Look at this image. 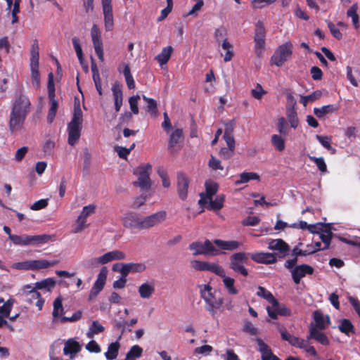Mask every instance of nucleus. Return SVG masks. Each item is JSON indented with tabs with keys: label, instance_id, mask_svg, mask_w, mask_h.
<instances>
[{
	"label": "nucleus",
	"instance_id": "nucleus-38",
	"mask_svg": "<svg viewBox=\"0 0 360 360\" xmlns=\"http://www.w3.org/2000/svg\"><path fill=\"white\" fill-rule=\"evenodd\" d=\"M173 52V48L170 46L164 47L162 51L155 57L160 65H165L169 60Z\"/></svg>",
	"mask_w": 360,
	"mask_h": 360
},
{
	"label": "nucleus",
	"instance_id": "nucleus-61",
	"mask_svg": "<svg viewBox=\"0 0 360 360\" xmlns=\"http://www.w3.org/2000/svg\"><path fill=\"white\" fill-rule=\"evenodd\" d=\"M157 172L162 179V186L165 188H169L170 186V181L168 179L167 171L162 167H158Z\"/></svg>",
	"mask_w": 360,
	"mask_h": 360
},
{
	"label": "nucleus",
	"instance_id": "nucleus-55",
	"mask_svg": "<svg viewBox=\"0 0 360 360\" xmlns=\"http://www.w3.org/2000/svg\"><path fill=\"white\" fill-rule=\"evenodd\" d=\"M338 328L342 333L347 335L350 333H354V326L348 319H342Z\"/></svg>",
	"mask_w": 360,
	"mask_h": 360
},
{
	"label": "nucleus",
	"instance_id": "nucleus-10",
	"mask_svg": "<svg viewBox=\"0 0 360 360\" xmlns=\"http://www.w3.org/2000/svg\"><path fill=\"white\" fill-rule=\"evenodd\" d=\"M152 168L150 164L139 167L135 174L138 175V180L135 182L141 189L148 190L151 186L150 179L149 177V172Z\"/></svg>",
	"mask_w": 360,
	"mask_h": 360
},
{
	"label": "nucleus",
	"instance_id": "nucleus-42",
	"mask_svg": "<svg viewBox=\"0 0 360 360\" xmlns=\"http://www.w3.org/2000/svg\"><path fill=\"white\" fill-rule=\"evenodd\" d=\"M257 295L259 297H261L265 299L267 302L273 305V307L278 306V302L273 296L272 293L269 290H266L264 288L259 286L258 288V290L257 292Z\"/></svg>",
	"mask_w": 360,
	"mask_h": 360
},
{
	"label": "nucleus",
	"instance_id": "nucleus-52",
	"mask_svg": "<svg viewBox=\"0 0 360 360\" xmlns=\"http://www.w3.org/2000/svg\"><path fill=\"white\" fill-rule=\"evenodd\" d=\"M288 120L292 128L296 129L299 124V120L297 117L296 110L292 108L287 111Z\"/></svg>",
	"mask_w": 360,
	"mask_h": 360
},
{
	"label": "nucleus",
	"instance_id": "nucleus-21",
	"mask_svg": "<svg viewBox=\"0 0 360 360\" xmlns=\"http://www.w3.org/2000/svg\"><path fill=\"white\" fill-rule=\"evenodd\" d=\"M313 271V268L307 264H302L295 266L291 270L292 279L296 284H299L300 280L303 277H304L307 274H312Z\"/></svg>",
	"mask_w": 360,
	"mask_h": 360
},
{
	"label": "nucleus",
	"instance_id": "nucleus-48",
	"mask_svg": "<svg viewBox=\"0 0 360 360\" xmlns=\"http://www.w3.org/2000/svg\"><path fill=\"white\" fill-rule=\"evenodd\" d=\"M63 300L60 297H57L53 302V317L54 321L56 320L58 317H63V307L62 304Z\"/></svg>",
	"mask_w": 360,
	"mask_h": 360
},
{
	"label": "nucleus",
	"instance_id": "nucleus-32",
	"mask_svg": "<svg viewBox=\"0 0 360 360\" xmlns=\"http://www.w3.org/2000/svg\"><path fill=\"white\" fill-rule=\"evenodd\" d=\"M314 319L315 325L313 326L319 330H324L330 323L329 316H324L323 314L319 311H315L314 312Z\"/></svg>",
	"mask_w": 360,
	"mask_h": 360
},
{
	"label": "nucleus",
	"instance_id": "nucleus-3",
	"mask_svg": "<svg viewBox=\"0 0 360 360\" xmlns=\"http://www.w3.org/2000/svg\"><path fill=\"white\" fill-rule=\"evenodd\" d=\"M39 46L37 41H34L32 45L30 58V68L31 71V77L32 86L38 89L40 85V74L39 72Z\"/></svg>",
	"mask_w": 360,
	"mask_h": 360
},
{
	"label": "nucleus",
	"instance_id": "nucleus-59",
	"mask_svg": "<svg viewBox=\"0 0 360 360\" xmlns=\"http://www.w3.org/2000/svg\"><path fill=\"white\" fill-rule=\"evenodd\" d=\"M194 1H195V4L193 5L191 9L186 15H184L185 17L190 15L195 17L198 16V12L202 9V6H204L203 0Z\"/></svg>",
	"mask_w": 360,
	"mask_h": 360
},
{
	"label": "nucleus",
	"instance_id": "nucleus-30",
	"mask_svg": "<svg viewBox=\"0 0 360 360\" xmlns=\"http://www.w3.org/2000/svg\"><path fill=\"white\" fill-rule=\"evenodd\" d=\"M268 248L271 250L278 251L283 255H286L289 251V246L282 239H272L268 243Z\"/></svg>",
	"mask_w": 360,
	"mask_h": 360
},
{
	"label": "nucleus",
	"instance_id": "nucleus-16",
	"mask_svg": "<svg viewBox=\"0 0 360 360\" xmlns=\"http://www.w3.org/2000/svg\"><path fill=\"white\" fill-rule=\"evenodd\" d=\"M101 4L105 30L106 31H110L112 30L114 25L112 0H101Z\"/></svg>",
	"mask_w": 360,
	"mask_h": 360
},
{
	"label": "nucleus",
	"instance_id": "nucleus-13",
	"mask_svg": "<svg viewBox=\"0 0 360 360\" xmlns=\"http://www.w3.org/2000/svg\"><path fill=\"white\" fill-rule=\"evenodd\" d=\"M82 344H81L77 338H69L64 342L63 349V354L70 358V360L75 358L76 355L81 352Z\"/></svg>",
	"mask_w": 360,
	"mask_h": 360
},
{
	"label": "nucleus",
	"instance_id": "nucleus-5",
	"mask_svg": "<svg viewBox=\"0 0 360 360\" xmlns=\"http://www.w3.org/2000/svg\"><path fill=\"white\" fill-rule=\"evenodd\" d=\"M51 239V236L46 234L29 236V235H14L11 236V240L18 245L26 246L30 245H38L46 243Z\"/></svg>",
	"mask_w": 360,
	"mask_h": 360
},
{
	"label": "nucleus",
	"instance_id": "nucleus-28",
	"mask_svg": "<svg viewBox=\"0 0 360 360\" xmlns=\"http://www.w3.org/2000/svg\"><path fill=\"white\" fill-rule=\"evenodd\" d=\"M155 285L154 281H147L139 285L138 292L140 297L143 299H149L154 294Z\"/></svg>",
	"mask_w": 360,
	"mask_h": 360
},
{
	"label": "nucleus",
	"instance_id": "nucleus-54",
	"mask_svg": "<svg viewBox=\"0 0 360 360\" xmlns=\"http://www.w3.org/2000/svg\"><path fill=\"white\" fill-rule=\"evenodd\" d=\"M309 158L316 164L317 168L321 173L325 174L328 172L327 165L323 158H316L315 156L309 155Z\"/></svg>",
	"mask_w": 360,
	"mask_h": 360
},
{
	"label": "nucleus",
	"instance_id": "nucleus-15",
	"mask_svg": "<svg viewBox=\"0 0 360 360\" xmlns=\"http://www.w3.org/2000/svg\"><path fill=\"white\" fill-rule=\"evenodd\" d=\"M30 101L25 95H20L15 98L11 112L19 113L27 116L30 112Z\"/></svg>",
	"mask_w": 360,
	"mask_h": 360
},
{
	"label": "nucleus",
	"instance_id": "nucleus-60",
	"mask_svg": "<svg viewBox=\"0 0 360 360\" xmlns=\"http://www.w3.org/2000/svg\"><path fill=\"white\" fill-rule=\"evenodd\" d=\"M316 139L319 141V142L326 149L329 150H332L333 153L335 152V149L331 147L330 142H331V138L327 136H321V135H316Z\"/></svg>",
	"mask_w": 360,
	"mask_h": 360
},
{
	"label": "nucleus",
	"instance_id": "nucleus-20",
	"mask_svg": "<svg viewBox=\"0 0 360 360\" xmlns=\"http://www.w3.org/2000/svg\"><path fill=\"white\" fill-rule=\"evenodd\" d=\"M213 245L216 246L217 250H219L220 254L221 251H234L238 250L243 243L238 240H224L221 239H215L213 241Z\"/></svg>",
	"mask_w": 360,
	"mask_h": 360
},
{
	"label": "nucleus",
	"instance_id": "nucleus-2",
	"mask_svg": "<svg viewBox=\"0 0 360 360\" xmlns=\"http://www.w3.org/2000/svg\"><path fill=\"white\" fill-rule=\"evenodd\" d=\"M83 113L79 105L75 106L73 117L68 124V143L74 146L81 136Z\"/></svg>",
	"mask_w": 360,
	"mask_h": 360
},
{
	"label": "nucleus",
	"instance_id": "nucleus-44",
	"mask_svg": "<svg viewBox=\"0 0 360 360\" xmlns=\"http://www.w3.org/2000/svg\"><path fill=\"white\" fill-rule=\"evenodd\" d=\"M14 303L15 300L13 298H10L6 302L4 301L3 303H0V316L9 317Z\"/></svg>",
	"mask_w": 360,
	"mask_h": 360
},
{
	"label": "nucleus",
	"instance_id": "nucleus-57",
	"mask_svg": "<svg viewBox=\"0 0 360 360\" xmlns=\"http://www.w3.org/2000/svg\"><path fill=\"white\" fill-rule=\"evenodd\" d=\"M276 1V0H252L250 5L252 9L257 10L272 4Z\"/></svg>",
	"mask_w": 360,
	"mask_h": 360
},
{
	"label": "nucleus",
	"instance_id": "nucleus-47",
	"mask_svg": "<svg viewBox=\"0 0 360 360\" xmlns=\"http://www.w3.org/2000/svg\"><path fill=\"white\" fill-rule=\"evenodd\" d=\"M224 269L217 262L205 261L204 271H210L217 276L221 275Z\"/></svg>",
	"mask_w": 360,
	"mask_h": 360
},
{
	"label": "nucleus",
	"instance_id": "nucleus-23",
	"mask_svg": "<svg viewBox=\"0 0 360 360\" xmlns=\"http://www.w3.org/2000/svg\"><path fill=\"white\" fill-rule=\"evenodd\" d=\"M307 340L314 339L319 343L327 346L329 345L330 341L326 335L321 332V330L314 327L313 324L309 326V334L307 336Z\"/></svg>",
	"mask_w": 360,
	"mask_h": 360
},
{
	"label": "nucleus",
	"instance_id": "nucleus-26",
	"mask_svg": "<svg viewBox=\"0 0 360 360\" xmlns=\"http://www.w3.org/2000/svg\"><path fill=\"white\" fill-rule=\"evenodd\" d=\"M111 90L114 100L115 110L116 112H119L123 103L122 86L118 82H115Z\"/></svg>",
	"mask_w": 360,
	"mask_h": 360
},
{
	"label": "nucleus",
	"instance_id": "nucleus-62",
	"mask_svg": "<svg viewBox=\"0 0 360 360\" xmlns=\"http://www.w3.org/2000/svg\"><path fill=\"white\" fill-rule=\"evenodd\" d=\"M50 100H51V107L49 110L47 119L49 122H52L56 116L58 104V102L56 100H55V99H50Z\"/></svg>",
	"mask_w": 360,
	"mask_h": 360
},
{
	"label": "nucleus",
	"instance_id": "nucleus-50",
	"mask_svg": "<svg viewBox=\"0 0 360 360\" xmlns=\"http://www.w3.org/2000/svg\"><path fill=\"white\" fill-rule=\"evenodd\" d=\"M358 9V5L357 4H353L347 11V17H349L352 18V23L355 28H358L359 25V16L356 13Z\"/></svg>",
	"mask_w": 360,
	"mask_h": 360
},
{
	"label": "nucleus",
	"instance_id": "nucleus-64",
	"mask_svg": "<svg viewBox=\"0 0 360 360\" xmlns=\"http://www.w3.org/2000/svg\"><path fill=\"white\" fill-rule=\"evenodd\" d=\"M96 209V206L95 205H94V204L88 205L86 206H84L82 208V210L81 213L79 214V215L81 217H84V219H87L88 217H89L90 215L95 213Z\"/></svg>",
	"mask_w": 360,
	"mask_h": 360
},
{
	"label": "nucleus",
	"instance_id": "nucleus-14",
	"mask_svg": "<svg viewBox=\"0 0 360 360\" xmlns=\"http://www.w3.org/2000/svg\"><path fill=\"white\" fill-rule=\"evenodd\" d=\"M167 217L165 211H160L149 216L142 217L141 219V229H148L152 228L162 222H163Z\"/></svg>",
	"mask_w": 360,
	"mask_h": 360
},
{
	"label": "nucleus",
	"instance_id": "nucleus-1",
	"mask_svg": "<svg viewBox=\"0 0 360 360\" xmlns=\"http://www.w3.org/2000/svg\"><path fill=\"white\" fill-rule=\"evenodd\" d=\"M200 296L205 302V309L214 316L217 310H220L224 303V299L217 290H214L209 285H204L200 287Z\"/></svg>",
	"mask_w": 360,
	"mask_h": 360
},
{
	"label": "nucleus",
	"instance_id": "nucleus-40",
	"mask_svg": "<svg viewBox=\"0 0 360 360\" xmlns=\"http://www.w3.org/2000/svg\"><path fill=\"white\" fill-rule=\"evenodd\" d=\"M120 345L118 341L110 343L108 347V350L104 355L108 360L115 359L118 355Z\"/></svg>",
	"mask_w": 360,
	"mask_h": 360
},
{
	"label": "nucleus",
	"instance_id": "nucleus-37",
	"mask_svg": "<svg viewBox=\"0 0 360 360\" xmlns=\"http://www.w3.org/2000/svg\"><path fill=\"white\" fill-rule=\"evenodd\" d=\"M37 290H44L51 292L56 285V280L53 278H47L36 282L34 285Z\"/></svg>",
	"mask_w": 360,
	"mask_h": 360
},
{
	"label": "nucleus",
	"instance_id": "nucleus-9",
	"mask_svg": "<svg viewBox=\"0 0 360 360\" xmlns=\"http://www.w3.org/2000/svg\"><path fill=\"white\" fill-rule=\"evenodd\" d=\"M266 32L264 24L258 21L255 31V51L258 57H260L264 50Z\"/></svg>",
	"mask_w": 360,
	"mask_h": 360
},
{
	"label": "nucleus",
	"instance_id": "nucleus-4",
	"mask_svg": "<svg viewBox=\"0 0 360 360\" xmlns=\"http://www.w3.org/2000/svg\"><path fill=\"white\" fill-rule=\"evenodd\" d=\"M188 248L193 252V256L200 255L217 256L220 255L219 250L213 245V242L208 239L205 240L204 243L200 241L193 242L189 245Z\"/></svg>",
	"mask_w": 360,
	"mask_h": 360
},
{
	"label": "nucleus",
	"instance_id": "nucleus-51",
	"mask_svg": "<svg viewBox=\"0 0 360 360\" xmlns=\"http://www.w3.org/2000/svg\"><path fill=\"white\" fill-rule=\"evenodd\" d=\"M88 226L87 219L79 215L75 221L72 232L75 233H80L87 228Z\"/></svg>",
	"mask_w": 360,
	"mask_h": 360
},
{
	"label": "nucleus",
	"instance_id": "nucleus-12",
	"mask_svg": "<svg viewBox=\"0 0 360 360\" xmlns=\"http://www.w3.org/2000/svg\"><path fill=\"white\" fill-rule=\"evenodd\" d=\"M91 37L95 50L99 60L103 63L104 61V53L103 49V41L101 39V32L96 25H93L91 30Z\"/></svg>",
	"mask_w": 360,
	"mask_h": 360
},
{
	"label": "nucleus",
	"instance_id": "nucleus-43",
	"mask_svg": "<svg viewBox=\"0 0 360 360\" xmlns=\"http://www.w3.org/2000/svg\"><path fill=\"white\" fill-rule=\"evenodd\" d=\"M281 135L273 134L271 139L273 146L279 152L283 151L285 148V139Z\"/></svg>",
	"mask_w": 360,
	"mask_h": 360
},
{
	"label": "nucleus",
	"instance_id": "nucleus-24",
	"mask_svg": "<svg viewBox=\"0 0 360 360\" xmlns=\"http://www.w3.org/2000/svg\"><path fill=\"white\" fill-rule=\"evenodd\" d=\"M125 258V253L118 250L108 252L99 257L101 264H105L115 260H123Z\"/></svg>",
	"mask_w": 360,
	"mask_h": 360
},
{
	"label": "nucleus",
	"instance_id": "nucleus-18",
	"mask_svg": "<svg viewBox=\"0 0 360 360\" xmlns=\"http://www.w3.org/2000/svg\"><path fill=\"white\" fill-rule=\"evenodd\" d=\"M225 196L223 194L217 195L214 200L210 198L209 200L200 199L198 204L202 207L207 208L210 210L217 211L221 210L224 206Z\"/></svg>",
	"mask_w": 360,
	"mask_h": 360
},
{
	"label": "nucleus",
	"instance_id": "nucleus-49",
	"mask_svg": "<svg viewBox=\"0 0 360 360\" xmlns=\"http://www.w3.org/2000/svg\"><path fill=\"white\" fill-rule=\"evenodd\" d=\"M101 264L99 257H89L84 259L82 262V266L86 269H92L98 267Z\"/></svg>",
	"mask_w": 360,
	"mask_h": 360
},
{
	"label": "nucleus",
	"instance_id": "nucleus-63",
	"mask_svg": "<svg viewBox=\"0 0 360 360\" xmlns=\"http://www.w3.org/2000/svg\"><path fill=\"white\" fill-rule=\"evenodd\" d=\"M182 136V130L177 129H175L171 134L169 138V147H174L179 141V139Z\"/></svg>",
	"mask_w": 360,
	"mask_h": 360
},
{
	"label": "nucleus",
	"instance_id": "nucleus-17",
	"mask_svg": "<svg viewBox=\"0 0 360 360\" xmlns=\"http://www.w3.org/2000/svg\"><path fill=\"white\" fill-rule=\"evenodd\" d=\"M141 219L137 213L128 212L124 214L122 219V224L127 229H137L141 230Z\"/></svg>",
	"mask_w": 360,
	"mask_h": 360
},
{
	"label": "nucleus",
	"instance_id": "nucleus-6",
	"mask_svg": "<svg viewBox=\"0 0 360 360\" xmlns=\"http://www.w3.org/2000/svg\"><path fill=\"white\" fill-rule=\"evenodd\" d=\"M293 46L290 41L279 46L271 57V63L277 67H281L292 56Z\"/></svg>",
	"mask_w": 360,
	"mask_h": 360
},
{
	"label": "nucleus",
	"instance_id": "nucleus-34",
	"mask_svg": "<svg viewBox=\"0 0 360 360\" xmlns=\"http://www.w3.org/2000/svg\"><path fill=\"white\" fill-rule=\"evenodd\" d=\"M219 276L221 277L223 284L229 295H236L238 293V290L234 286V278L226 276L224 269L222 274Z\"/></svg>",
	"mask_w": 360,
	"mask_h": 360
},
{
	"label": "nucleus",
	"instance_id": "nucleus-58",
	"mask_svg": "<svg viewBox=\"0 0 360 360\" xmlns=\"http://www.w3.org/2000/svg\"><path fill=\"white\" fill-rule=\"evenodd\" d=\"M319 238L321 241L323 243L324 245L323 247V250H326L328 248L330 245V243L332 238V233L330 231H321L319 233Z\"/></svg>",
	"mask_w": 360,
	"mask_h": 360
},
{
	"label": "nucleus",
	"instance_id": "nucleus-25",
	"mask_svg": "<svg viewBox=\"0 0 360 360\" xmlns=\"http://www.w3.org/2000/svg\"><path fill=\"white\" fill-rule=\"evenodd\" d=\"M188 179L184 174H179L177 176V191L179 197L184 200L188 195Z\"/></svg>",
	"mask_w": 360,
	"mask_h": 360
},
{
	"label": "nucleus",
	"instance_id": "nucleus-56",
	"mask_svg": "<svg viewBox=\"0 0 360 360\" xmlns=\"http://www.w3.org/2000/svg\"><path fill=\"white\" fill-rule=\"evenodd\" d=\"M143 352V349L139 345H134L131 347L129 351L127 353L126 358L129 360H135L139 358Z\"/></svg>",
	"mask_w": 360,
	"mask_h": 360
},
{
	"label": "nucleus",
	"instance_id": "nucleus-33",
	"mask_svg": "<svg viewBox=\"0 0 360 360\" xmlns=\"http://www.w3.org/2000/svg\"><path fill=\"white\" fill-rule=\"evenodd\" d=\"M118 71L122 72L128 88L133 89L135 88V82L134 78L131 74L130 68L128 64L122 63L118 68Z\"/></svg>",
	"mask_w": 360,
	"mask_h": 360
},
{
	"label": "nucleus",
	"instance_id": "nucleus-22",
	"mask_svg": "<svg viewBox=\"0 0 360 360\" xmlns=\"http://www.w3.org/2000/svg\"><path fill=\"white\" fill-rule=\"evenodd\" d=\"M279 331L281 333V338L283 340L288 341L289 344L292 346L303 349L304 347L305 344L307 340H304V339L300 338L298 337H295L289 334L283 327L279 328Z\"/></svg>",
	"mask_w": 360,
	"mask_h": 360
},
{
	"label": "nucleus",
	"instance_id": "nucleus-29",
	"mask_svg": "<svg viewBox=\"0 0 360 360\" xmlns=\"http://www.w3.org/2000/svg\"><path fill=\"white\" fill-rule=\"evenodd\" d=\"M146 269V266L142 262L124 263L122 272L124 276H127L130 273H141Z\"/></svg>",
	"mask_w": 360,
	"mask_h": 360
},
{
	"label": "nucleus",
	"instance_id": "nucleus-7",
	"mask_svg": "<svg viewBox=\"0 0 360 360\" xmlns=\"http://www.w3.org/2000/svg\"><path fill=\"white\" fill-rule=\"evenodd\" d=\"M229 259V268L231 270L235 273L240 274L243 276L248 275V270L245 266V264L248 260V254L245 252H236L233 254Z\"/></svg>",
	"mask_w": 360,
	"mask_h": 360
},
{
	"label": "nucleus",
	"instance_id": "nucleus-39",
	"mask_svg": "<svg viewBox=\"0 0 360 360\" xmlns=\"http://www.w3.org/2000/svg\"><path fill=\"white\" fill-rule=\"evenodd\" d=\"M256 342L258 345V351L261 353L262 360H269L272 352L270 347L260 338H257Z\"/></svg>",
	"mask_w": 360,
	"mask_h": 360
},
{
	"label": "nucleus",
	"instance_id": "nucleus-8",
	"mask_svg": "<svg viewBox=\"0 0 360 360\" xmlns=\"http://www.w3.org/2000/svg\"><path fill=\"white\" fill-rule=\"evenodd\" d=\"M37 290L34 285H25L22 288V295L25 297V300L30 303H33L36 300L35 305L39 310H41L44 300L41 298V295Z\"/></svg>",
	"mask_w": 360,
	"mask_h": 360
},
{
	"label": "nucleus",
	"instance_id": "nucleus-27",
	"mask_svg": "<svg viewBox=\"0 0 360 360\" xmlns=\"http://www.w3.org/2000/svg\"><path fill=\"white\" fill-rule=\"evenodd\" d=\"M251 259L257 263L270 264H274L276 259L270 252H255L250 255Z\"/></svg>",
	"mask_w": 360,
	"mask_h": 360
},
{
	"label": "nucleus",
	"instance_id": "nucleus-19",
	"mask_svg": "<svg viewBox=\"0 0 360 360\" xmlns=\"http://www.w3.org/2000/svg\"><path fill=\"white\" fill-rule=\"evenodd\" d=\"M26 117L22 114L11 112L8 127L12 134L18 132L23 129Z\"/></svg>",
	"mask_w": 360,
	"mask_h": 360
},
{
	"label": "nucleus",
	"instance_id": "nucleus-53",
	"mask_svg": "<svg viewBox=\"0 0 360 360\" xmlns=\"http://www.w3.org/2000/svg\"><path fill=\"white\" fill-rule=\"evenodd\" d=\"M322 96V92L321 91H316L312 94L307 96H301L300 102L306 106L309 102H312L319 99Z\"/></svg>",
	"mask_w": 360,
	"mask_h": 360
},
{
	"label": "nucleus",
	"instance_id": "nucleus-36",
	"mask_svg": "<svg viewBox=\"0 0 360 360\" xmlns=\"http://www.w3.org/2000/svg\"><path fill=\"white\" fill-rule=\"evenodd\" d=\"M338 108L334 105H323L321 108H314V113L319 119L323 118L326 115L332 114L337 111Z\"/></svg>",
	"mask_w": 360,
	"mask_h": 360
},
{
	"label": "nucleus",
	"instance_id": "nucleus-45",
	"mask_svg": "<svg viewBox=\"0 0 360 360\" xmlns=\"http://www.w3.org/2000/svg\"><path fill=\"white\" fill-rule=\"evenodd\" d=\"M250 180H259V176L255 172H243L239 175V179L236 181L235 184H245Z\"/></svg>",
	"mask_w": 360,
	"mask_h": 360
},
{
	"label": "nucleus",
	"instance_id": "nucleus-41",
	"mask_svg": "<svg viewBox=\"0 0 360 360\" xmlns=\"http://www.w3.org/2000/svg\"><path fill=\"white\" fill-rule=\"evenodd\" d=\"M104 329V327L98 321H94L89 326L86 335L88 338L92 339L95 335L103 332Z\"/></svg>",
	"mask_w": 360,
	"mask_h": 360
},
{
	"label": "nucleus",
	"instance_id": "nucleus-11",
	"mask_svg": "<svg viewBox=\"0 0 360 360\" xmlns=\"http://www.w3.org/2000/svg\"><path fill=\"white\" fill-rule=\"evenodd\" d=\"M107 275V268L105 266L102 267L97 276L96 280L95 281L93 287L90 290L89 295V300H94L98 295V293L103 289L106 281Z\"/></svg>",
	"mask_w": 360,
	"mask_h": 360
},
{
	"label": "nucleus",
	"instance_id": "nucleus-46",
	"mask_svg": "<svg viewBox=\"0 0 360 360\" xmlns=\"http://www.w3.org/2000/svg\"><path fill=\"white\" fill-rule=\"evenodd\" d=\"M221 46V48L226 51V53L224 56V60L225 62L231 60L234 55L232 44L228 41L227 39H224Z\"/></svg>",
	"mask_w": 360,
	"mask_h": 360
},
{
	"label": "nucleus",
	"instance_id": "nucleus-35",
	"mask_svg": "<svg viewBox=\"0 0 360 360\" xmlns=\"http://www.w3.org/2000/svg\"><path fill=\"white\" fill-rule=\"evenodd\" d=\"M219 188V185L212 181H206L205 183V193L200 194V199L209 200L210 198H213L217 193Z\"/></svg>",
	"mask_w": 360,
	"mask_h": 360
},
{
	"label": "nucleus",
	"instance_id": "nucleus-31",
	"mask_svg": "<svg viewBox=\"0 0 360 360\" xmlns=\"http://www.w3.org/2000/svg\"><path fill=\"white\" fill-rule=\"evenodd\" d=\"M58 263V260H47L44 259L30 260L31 270H39L49 269L56 266Z\"/></svg>",
	"mask_w": 360,
	"mask_h": 360
}]
</instances>
